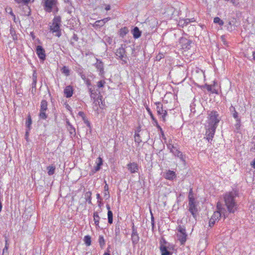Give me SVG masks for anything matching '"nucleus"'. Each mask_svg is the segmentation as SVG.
I'll list each match as a JSON object with an SVG mask.
<instances>
[{
  "mask_svg": "<svg viewBox=\"0 0 255 255\" xmlns=\"http://www.w3.org/2000/svg\"><path fill=\"white\" fill-rule=\"evenodd\" d=\"M104 197L106 198V199H109V198L110 197L109 191H104Z\"/></svg>",
  "mask_w": 255,
  "mask_h": 255,
  "instance_id": "50",
  "label": "nucleus"
},
{
  "mask_svg": "<svg viewBox=\"0 0 255 255\" xmlns=\"http://www.w3.org/2000/svg\"><path fill=\"white\" fill-rule=\"evenodd\" d=\"M93 218L94 221L95 222V224L97 228H99V221L100 219V217L98 215V213L97 212H95L93 214Z\"/></svg>",
  "mask_w": 255,
  "mask_h": 255,
  "instance_id": "24",
  "label": "nucleus"
},
{
  "mask_svg": "<svg viewBox=\"0 0 255 255\" xmlns=\"http://www.w3.org/2000/svg\"><path fill=\"white\" fill-rule=\"evenodd\" d=\"M92 192L91 191L86 192L85 194V199L89 204H92Z\"/></svg>",
  "mask_w": 255,
  "mask_h": 255,
  "instance_id": "27",
  "label": "nucleus"
},
{
  "mask_svg": "<svg viewBox=\"0 0 255 255\" xmlns=\"http://www.w3.org/2000/svg\"><path fill=\"white\" fill-rule=\"evenodd\" d=\"M96 162H97V165H98V166H100L101 167V165L103 164L102 158L101 157H99L97 158V161Z\"/></svg>",
  "mask_w": 255,
  "mask_h": 255,
  "instance_id": "49",
  "label": "nucleus"
},
{
  "mask_svg": "<svg viewBox=\"0 0 255 255\" xmlns=\"http://www.w3.org/2000/svg\"><path fill=\"white\" fill-rule=\"evenodd\" d=\"M83 120L84 121V123L87 125V126L90 127V123L87 120L84 119Z\"/></svg>",
  "mask_w": 255,
  "mask_h": 255,
  "instance_id": "57",
  "label": "nucleus"
},
{
  "mask_svg": "<svg viewBox=\"0 0 255 255\" xmlns=\"http://www.w3.org/2000/svg\"><path fill=\"white\" fill-rule=\"evenodd\" d=\"M48 170V174L49 175H52L54 174L55 167L54 166H49L47 167Z\"/></svg>",
  "mask_w": 255,
  "mask_h": 255,
  "instance_id": "34",
  "label": "nucleus"
},
{
  "mask_svg": "<svg viewBox=\"0 0 255 255\" xmlns=\"http://www.w3.org/2000/svg\"><path fill=\"white\" fill-rule=\"evenodd\" d=\"M29 130H28V129H27V130H26V132H25V138H26V139H27L28 136V135H29Z\"/></svg>",
  "mask_w": 255,
  "mask_h": 255,
  "instance_id": "63",
  "label": "nucleus"
},
{
  "mask_svg": "<svg viewBox=\"0 0 255 255\" xmlns=\"http://www.w3.org/2000/svg\"><path fill=\"white\" fill-rule=\"evenodd\" d=\"M146 109L147 111L148 112L149 115H150L151 119L153 121L154 125L155 126L158 128V129H159V130H160L161 135H162V137L163 139H165V136L164 134V132H163L162 128H161V127L158 125L157 120L154 117L150 109L148 107H147L146 108Z\"/></svg>",
  "mask_w": 255,
  "mask_h": 255,
  "instance_id": "9",
  "label": "nucleus"
},
{
  "mask_svg": "<svg viewBox=\"0 0 255 255\" xmlns=\"http://www.w3.org/2000/svg\"><path fill=\"white\" fill-rule=\"evenodd\" d=\"M95 66L97 70L99 71V74L101 76H103L104 73L103 63L101 61L97 59V63L95 64Z\"/></svg>",
  "mask_w": 255,
  "mask_h": 255,
  "instance_id": "19",
  "label": "nucleus"
},
{
  "mask_svg": "<svg viewBox=\"0 0 255 255\" xmlns=\"http://www.w3.org/2000/svg\"><path fill=\"white\" fill-rule=\"evenodd\" d=\"M78 115L83 118V119H85V114L83 112H80L78 113Z\"/></svg>",
  "mask_w": 255,
  "mask_h": 255,
  "instance_id": "59",
  "label": "nucleus"
},
{
  "mask_svg": "<svg viewBox=\"0 0 255 255\" xmlns=\"http://www.w3.org/2000/svg\"><path fill=\"white\" fill-rule=\"evenodd\" d=\"M96 197H97V199H98V200H102V198H101V196H100V194L97 193V194H96Z\"/></svg>",
  "mask_w": 255,
  "mask_h": 255,
  "instance_id": "61",
  "label": "nucleus"
},
{
  "mask_svg": "<svg viewBox=\"0 0 255 255\" xmlns=\"http://www.w3.org/2000/svg\"><path fill=\"white\" fill-rule=\"evenodd\" d=\"M164 176L166 179L173 180L176 178V174L174 171L169 170L165 173Z\"/></svg>",
  "mask_w": 255,
  "mask_h": 255,
  "instance_id": "17",
  "label": "nucleus"
},
{
  "mask_svg": "<svg viewBox=\"0 0 255 255\" xmlns=\"http://www.w3.org/2000/svg\"><path fill=\"white\" fill-rule=\"evenodd\" d=\"M236 196L234 192L227 193L224 196L225 205L230 213H234L237 209L238 205L235 199Z\"/></svg>",
  "mask_w": 255,
  "mask_h": 255,
  "instance_id": "1",
  "label": "nucleus"
},
{
  "mask_svg": "<svg viewBox=\"0 0 255 255\" xmlns=\"http://www.w3.org/2000/svg\"><path fill=\"white\" fill-rule=\"evenodd\" d=\"M160 250L161 253V255H172V253L169 252L167 247L163 245H161L160 247Z\"/></svg>",
  "mask_w": 255,
  "mask_h": 255,
  "instance_id": "21",
  "label": "nucleus"
},
{
  "mask_svg": "<svg viewBox=\"0 0 255 255\" xmlns=\"http://www.w3.org/2000/svg\"><path fill=\"white\" fill-rule=\"evenodd\" d=\"M10 33L13 40H16L17 39V35L16 33V31L12 26H10Z\"/></svg>",
  "mask_w": 255,
  "mask_h": 255,
  "instance_id": "31",
  "label": "nucleus"
},
{
  "mask_svg": "<svg viewBox=\"0 0 255 255\" xmlns=\"http://www.w3.org/2000/svg\"><path fill=\"white\" fill-rule=\"evenodd\" d=\"M188 199H189V204H196L195 201V199L194 197L192 188L190 189V191L189 192L188 195Z\"/></svg>",
  "mask_w": 255,
  "mask_h": 255,
  "instance_id": "22",
  "label": "nucleus"
},
{
  "mask_svg": "<svg viewBox=\"0 0 255 255\" xmlns=\"http://www.w3.org/2000/svg\"><path fill=\"white\" fill-rule=\"evenodd\" d=\"M106 184L104 186V191H109V186L105 181Z\"/></svg>",
  "mask_w": 255,
  "mask_h": 255,
  "instance_id": "58",
  "label": "nucleus"
},
{
  "mask_svg": "<svg viewBox=\"0 0 255 255\" xmlns=\"http://www.w3.org/2000/svg\"><path fill=\"white\" fill-rule=\"evenodd\" d=\"M98 205L100 207H101V206L103 204V203L102 202V200H98Z\"/></svg>",
  "mask_w": 255,
  "mask_h": 255,
  "instance_id": "64",
  "label": "nucleus"
},
{
  "mask_svg": "<svg viewBox=\"0 0 255 255\" xmlns=\"http://www.w3.org/2000/svg\"><path fill=\"white\" fill-rule=\"evenodd\" d=\"M61 18L60 16H56L53 19L52 25L50 26V31L53 33H55V36L59 37L61 35L60 25Z\"/></svg>",
  "mask_w": 255,
  "mask_h": 255,
  "instance_id": "3",
  "label": "nucleus"
},
{
  "mask_svg": "<svg viewBox=\"0 0 255 255\" xmlns=\"http://www.w3.org/2000/svg\"><path fill=\"white\" fill-rule=\"evenodd\" d=\"M25 124L27 128V129H28V130H30L31 129V125L32 124V120L30 115L28 116V118L26 121Z\"/></svg>",
  "mask_w": 255,
  "mask_h": 255,
  "instance_id": "35",
  "label": "nucleus"
},
{
  "mask_svg": "<svg viewBox=\"0 0 255 255\" xmlns=\"http://www.w3.org/2000/svg\"><path fill=\"white\" fill-rule=\"evenodd\" d=\"M106 82L104 80H101L97 82V86L99 88H102L104 86Z\"/></svg>",
  "mask_w": 255,
  "mask_h": 255,
  "instance_id": "47",
  "label": "nucleus"
},
{
  "mask_svg": "<svg viewBox=\"0 0 255 255\" xmlns=\"http://www.w3.org/2000/svg\"><path fill=\"white\" fill-rule=\"evenodd\" d=\"M208 126L212 127H217L218 123L220 121L219 115L216 111H211L208 114Z\"/></svg>",
  "mask_w": 255,
  "mask_h": 255,
  "instance_id": "4",
  "label": "nucleus"
},
{
  "mask_svg": "<svg viewBox=\"0 0 255 255\" xmlns=\"http://www.w3.org/2000/svg\"><path fill=\"white\" fill-rule=\"evenodd\" d=\"M230 111L232 113V116L234 119H238V118H239L238 113L236 111L235 108L234 106H231L230 108Z\"/></svg>",
  "mask_w": 255,
  "mask_h": 255,
  "instance_id": "29",
  "label": "nucleus"
},
{
  "mask_svg": "<svg viewBox=\"0 0 255 255\" xmlns=\"http://www.w3.org/2000/svg\"><path fill=\"white\" fill-rule=\"evenodd\" d=\"M180 42L182 44V48L187 49H189L191 47L192 41L190 40L187 39L185 38H182L180 39Z\"/></svg>",
  "mask_w": 255,
  "mask_h": 255,
  "instance_id": "16",
  "label": "nucleus"
},
{
  "mask_svg": "<svg viewBox=\"0 0 255 255\" xmlns=\"http://www.w3.org/2000/svg\"><path fill=\"white\" fill-rule=\"evenodd\" d=\"M236 120L237 123L235 125V126L237 128H238L240 127V125H241V119L239 118H238V119H236Z\"/></svg>",
  "mask_w": 255,
  "mask_h": 255,
  "instance_id": "51",
  "label": "nucleus"
},
{
  "mask_svg": "<svg viewBox=\"0 0 255 255\" xmlns=\"http://www.w3.org/2000/svg\"><path fill=\"white\" fill-rule=\"evenodd\" d=\"M216 128H216V127H212L207 126L206 131V138L209 142L210 140H212L214 136Z\"/></svg>",
  "mask_w": 255,
  "mask_h": 255,
  "instance_id": "10",
  "label": "nucleus"
},
{
  "mask_svg": "<svg viewBox=\"0 0 255 255\" xmlns=\"http://www.w3.org/2000/svg\"><path fill=\"white\" fill-rule=\"evenodd\" d=\"M89 91L90 93V97L92 99H95L97 97V94L95 91L91 88H89Z\"/></svg>",
  "mask_w": 255,
  "mask_h": 255,
  "instance_id": "44",
  "label": "nucleus"
},
{
  "mask_svg": "<svg viewBox=\"0 0 255 255\" xmlns=\"http://www.w3.org/2000/svg\"><path fill=\"white\" fill-rule=\"evenodd\" d=\"M126 53V52L125 48L122 47L118 48L116 52V55L117 56V58L122 60V64H127L128 62V57Z\"/></svg>",
  "mask_w": 255,
  "mask_h": 255,
  "instance_id": "6",
  "label": "nucleus"
},
{
  "mask_svg": "<svg viewBox=\"0 0 255 255\" xmlns=\"http://www.w3.org/2000/svg\"><path fill=\"white\" fill-rule=\"evenodd\" d=\"M128 170L131 173H134L137 172L138 166L135 162H130L127 165Z\"/></svg>",
  "mask_w": 255,
  "mask_h": 255,
  "instance_id": "14",
  "label": "nucleus"
},
{
  "mask_svg": "<svg viewBox=\"0 0 255 255\" xmlns=\"http://www.w3.org/2000/svg\"><path fill=\"white\" fill-rule=\"evenodd\" d=\"M62 73L68 76L70 75V70L69 68L66 66H63L61 69Z\"/></svg>",
  "mask_w": 255,
  "mask_h": 255,
  "instance_id": "39",
  "label": "nucleus"
},
{
  "mask_svg": "<svg viewBox=\"0 0 255 255\" xmlns=\"http://www.w3.org/2000/svg\"><path fill=\"white\" fill-rule=\"evenodd\" d=\"M14 1L18 4L22 3L24 4H27L31 2H33L34 0H14Z\"/></svg>",
  "mask_w": 255,
  "mask_h": 255,
  "instance_id": "38",
  "label": "nucleus"
},
{
  "mask_svg": "<svg viewBox=\"0 0 255 255\" xmlns=\"http://www.w3.org/2000/svg\"><path fill=\"white\" fill-rule=\"evenodd\" d=\"M36 52L40 60L43 61L45 59V51L41 46L38 45L36 46Z\"/></svg>",
  "mask_w": 255,
  "mask_h": 255,
  "instance_id": "13",
  "label": "nucleus"
},
{
  "mask_svg": "<svg viewBox=\"0 0 255 255\" xmlns=\"http://www.w3.org/2000/svg\"><path fill=\"white\" fill-rule=\"evenodd\" d=\"M217 210L214 212L209 220V224L211 227L215 225L216 222L218 221L222 216H223L224 218H226V210L222 207V205L219 202L217 204Z\"/></svg>",
  "mask_w": 255,
  "mask_h": 255,
  "instance_id": "2",
  "label": "nucleus"
},
{
  "mask_svg": "<svg viewBox=\"0 0 255 255\" xmlns=\"http://www.w3.org/2000/svg\"><path fill=\"white\" fill-rule=\"evenodd\" d=\"M230 1L235 6L239 4V2L236 0H230Z\"/></svg>",
  "mask_w": 255,
  "mask_h": 255,
  "instance_id": "54",
  "label": "nucleus"
},
{
  "mask_svg": "<svg viewBox=\"0 0 255 255\" xmlns=\"http://www.w3.org/2000/svg\"><path fill=\"white\" fill-rule=\"evenodd\" d=\"M151 214H152V213H151ZM151 225H152V228H153L154 226V217H153L152 214H151Z\"/></svg>",
  "mask_w": 255,
  "mask_h": 255,
  "instance_id": "56",
  "label": "nucleus"
},
{
  "mask_svg": "<svg viewBox=\"0 0 255 255\" xmlns=\"http://www.w3.org/2000/svg\"><path fill=\"white\" fill-rule=\"evenodd\" d=\"M139 240L138 235L137 234L136 228L134 225L132 227L131 241L133 245H136L138 243Z\"/></svg>",
  "mask_w": 255,
  "mask_h": 255,
  "instance_id": "12",
  "label": "nucleus"
},
{
  "mask_svg": "<svg viewBox=\"0 0 255 255\" xmlns=\"http://www.w3.org/2000/svg\"><path fill=\"white\" fill-rule=\"evenodd\" d=\"M189 211L194 218H196L198 211L196 204H189Z\"/></svg>",
  "mask_w": 255,
  "mask_h": 255,
  "instance_id": "18",
  "label": "nucleus"
},
{
  "mask_svg": "<svg viewBox=\"0 0 255 255\" xmlns=\"http://www.w3.org/2000/svg\"><path fill=\"white\" fill-rule=\"evenodd\" d=\"M72 39H73L75 41H77L78 40V37L76 34L74 33L72 36Z\"/></svg>",
  "mask_w": 255,
  "mask_h": 255,
  "instance_id": "52",
  "label": "nucleus"
},
{
  "mask_svg": "<svg viewBox=\"0 0 255 255\" xmlns=\"http://www.w3.org/2000/svg\"><path fill=\"white\" fill-rule=\"evenodd\" d=\"M56 4V0H43V1L44 9L47 12H51Z\"/></svg>",
  "mask_w": 255,
  "mask_h": 255,
  "instance_id": "7",
  "label": "nucleus"
},
{
  "mask_svg": "<svg viewBox=\"0 0 255 255\" xmlns=\"http://www.w3.org/2000/svg\"><path fill=\"white\" fill-rule=\"evenodd\" d=\"M110 19L111 18L108 17L101 20H97L92 24V26L95 29L99 28L104 26Z\"/></svg>",
  "mask_w": 255,
  "mask_h": 255,
  "instance_id": "11",
  "label": "nucleus"
},
{
  "mask_svg": "<svg viewBox=\"0 0 255 255\" xmlns=\"http://www.w3.org/2000/svg\"><path fill=\"white\" fill-rule=\"evenodd\" d=\"M214 22L215 23H218L220 25L222 26L224 24V22L219 17H216L214 19Z\"/></svg>",
  "mask_w": 255,
  "mask_h": 255,
  "instance_id": "42",
  "label": "nucleus"
},
{
  "mask_svg": "<svg viewBox=\"0 0 255 255\" xmlns=\"http://www.w3.org/2000/svg\"><path fill=\"white\" fill-rule=\"evenodd\" d=\"M86 84L87 85V86L89 88V87L91 85V81L88 79L87 80H86L85 81Z\"/></svg>",
  "mask_w": 255,
  "mask_h": 255,
  "instance_id": "53",
  "label": "nucleus"
},
{
  "mask_svg": "<svg viewBox=\"0 0 255 255\" xmlns=\"http://www.w3.org/2000/svg\"><path fill=\"white\" fill-rule=\"evenodd\" d=\"M101 169V167L97 165V166L95 167V171H93V173H95L97 171H98Z\"/></svg>",
  "mask_w": 255,
  "mask_h": 255,
  "instance_id": "55",
  "label": "nucleus"
},
{
  "mask_svg": "<svg viewBox=\"0 0 255 255\" xmlns=\"http://www.w3.org/2000/svg\"><path fill=\"white\" fill-rule=\"evenodd\" d=\"M134 141L136 142H137L138 143H140L142 140L140 139V137L139 135V134L138 133L136 132L134 135Z\"/></svg>",
  "mask_w": 255,
  "mask_h": 255,
  "instance_id": "46",
  "label": "nucleus"
},
{
  "mask_svg": "<svg viewBox=\"0 0 255 255\" xmlns=\"http://www.w3.org/2000/svg\"><path fill=\"white\" fill-rule=\"evenodd\" d=\"M5 247H4V249H3L2 255H3V254L4 253H8V247H9V244L8 243V240L5 239Z\"/></svg>",
  "mask_w": 255,
  "mask_h": 255,
  "instance_id": "41",
  "label": "nucleus"
},
{
  "mask_svg": "<svg viewBox=\"0 0 255 255\" xmlns=\"http://www.w3.org/2000/svg\"><path fill=\"white\" fill-rule=\"evenodd\" d=\"M39 117L41 119L45 120L47 118V115L46 114V111H42L40 110V113L39 114Z\"/></svg>",
  "mask_w": 255,
  "mask_h": 255,
  "instance_id": "40",
  "label": "nucleus"
},
{
  "mask_svg": "<svg viewBox=\"0 0 255 255\" xmlns=\"http://www.w3.org/2000/svg\"><path fill=\"white\" fill-rule=\"evenodd\" d=\"M84 241L87 246H89L91 244V238L89 235L85 236L84 238Z\"/></svg>",
  "mask_w": 255,
  "mask_h": 255,
  "instance_id": "33",
  "label": "nucleus"
},
{
  "mask_svg": "<svg viewBox=\"0 0 255 255\" xmlns=\"http://www.w3.org/2000/svg\"><path fill=\"white\" fill-rule=\"evenodd\" d=\"M193 21L190 19L186 18L185 19H180L179 21L178 25L180 26L183 27L184 26H186L190 22Z\"/></svg>",
  "mask_w": 255,
  "mask_h": 255,
  "instance_id": "26",
  "label": "nucleus"
},
{
  "mask_svg": "<svg viewBox=\"0 0 255 255\" xmlns=\"http://www.w3.org/2000/svg\"><path fill=\"white\" fill-rule=\"evenodd\" d=\"M177 231H178V233L177 234H184V233H186L185 228H184V227H183V226H182L181 225H179L178 227Z\"/></svg>",
  "mask_w": 255,
  "mask_h": 255,
  "instance_id": "45",
  "label": "nucleus"
},
{
  "mask_svg": "<svg viewBox=\"0 0 255 255\" xmlns=\"http://www.w3.org/2000/svg\"><path fill=\"white\" fill-rule=\"evenodd\" d=\"M167 148L170 150V151L172 152L175 156L179 157L181 160H184V156L182 153L180 151L177 147L175 146L172 143V140H169V142L167 144Z\"/></svg>",
  "mask_w": 255,
  "mask_h": 255,
  "instance_id": "5",
  "label": "nucleus"
},
{
  "mask_svg": "<svg viewBox=\"0 0 255 255\" xmlns=\"http://www.w3.org/2000/svg\"><path fill=\"white\" fill-rule=\"evenodd\" d=\"M68 125L67 129L69 131L71 134H75V128L70 124L69 122H67Z\"/></svg>",
  "mask_w": 255,
  "mask_h": 255,
  "instance_id": "32",
  "label": "nucleus"
},
{
  "mask_svg": "<svg viewBox=\"0 0 255 255\" xmlns=\"http://www.w3.org/2000/svg\"><path fill=\"white\" fill-rule=\"evenodd\" d=\"M178 239L181 243V245H184L187 240V234H177V235Z\"/></svg>",
  "mask_w": 255,
  "mask_h": 255,
  "instance_id": "20",
  "label": "nucleus"
},
{
  "mask_svg": "<svg viewBox=\"0 0 255 255\" xmlns=\"http://www.w3.org/2000/svg\"><path fill=\"white\" fill-rule=\"evenodd\" d=\"M113 212H112V211L109 210V211H108V222L110 224L113 223Z\"/></svg>",
  "mask_w": 255,
  "mask_h": 255,
  "instance_id": "37",
  "label": "nucleus"
},
{
  "mask_svg": "<svg viewBox=\"0 0 255 255\" xmlns=\"http://www.w3.org/2000/svg\"><path fill=\"white\" fill-rule=\"evenodd\" d=\"M37 73L36 70H34L32 76V88H36V83H37Z\"/></svg>",
  "mask_w": 255,
  "mask_h": 255,
  "instance_id": "23",
  "label": "nucleus"
},
{
  "mask_svg": "<svg viewBox=\"0 0 255 255\" xmlns=\"http://www.w3.org/2000/svg\"><path fill=\"white\" fill-rule=\"evenodd\" d=\"M99 243L101 248H103L105 245V241L103 236H100L99 238Z\"/></svg>",
  "mask_w": 255,
  "mask_h": 255,
  "instance_id": "43",
  "label": "nucleus"
},
{
  "mask_svg": "<svg viewBox=\"0 0 255 255\" xmlns=\"http://www.w3.org/2000/svg\"><path fill=\"white\" fill-rule=\"evenodd\" d=\"M132 34L134 38H138L141 36V31L137 27H135L132 30Z\"/></svg>",
  "mask_w": 255,
  "mask_h": 255,
  "instance_id": "25",
  "label": "nucleus"
},
{
  "mask_svg": "<svg viewBox=\"0 0 255 255\" xmlns=\"http://www.w3.org/2000/svg\"><path fill=\"white\" fill-rule=\"evenodd\" d=\"M156 111L158 115L161 116L162 121L165 122V118L167 115V111L163 108V105L160 102L155 103Z\"/></svg>",
  "mask_w": 255,
  "mask_h": 255,
  "instance_id": "8",
  "label": "nucleus"
},
{
  "mask_svg": "<svg viewBox=\"0 0 255 255\" xmlns=\"http://www.w3.org/2000/svg\"><path fill=\"white\" fill-rule=\"evenodd\" d=\"M128 32V29L127 27H124L120 29L119 31V34L120 36L124 37Z\"/></svg>",
  "mask_w": 255,
  "mask_h": 255,
  "instance_id": "30",
  "label": "nucleus"
},
{
  "mask_svg": "<svg viewBox=\"0 0 255 255\" xmlns=\"http://www.w3.org/2000/svg\"><path fill=\"white\" fill-rule=\"evenodd\" d=\"M221 38L222 41L224 42V44H226V41H225V36L224 35L221 36Z\"/></svg>",
  "mask_w": 255,
  "mask_h": 255,
  "instance_id": "62",
  "label": "nucleus"
},
{
  "mask_svg": "<svg viewBox=\"0 0 255 255\" xmlns=\"http://www.w3.org/2000/svg\"><path fill=\"white\" fill-rule=\"evenodd\" d=\"M207 90L209 92H210L212 93H215L216 94H218V91L217 90L215 89L214 88H213V86H212V85H207Z\"/></svg>",
  "mask_w": 255,
  "mask_h": 255,
  "instance_id": "36",
  "label": "nucleus"
},
{
  "mask_svg": "<svg viewBox=\"0 0 255 255\" xmlns=\"http://www.w3.org/2000/svg\"><path fill=\"white\" fill-rule=\"evenodd\" d=\"M47 102L45 100L41 101L40 103V110L42 111H46L47 110Z\"/></svg>",
  "mask_w": 255,
  "mask_h": 255,
  "instance_id": "28",
  "label": "nucleus"
},
{
  "mask_svg": "<svg viewBox=\"0 0 255 255\" xmlns=\"http://www.w3.org/2000/svg\"><path fill=\"white\" fill-rule=\"evenodd\" d=\"M251 165L254 168H255V158L254 160L251 163Z\"/></svg>",
  "mask_w": 255,
  "mask_h": 255,
  "instance_id": "60",
  "label": "nucleus"
},
{
  "mask_svg": "<svg viewBox=\"0 0 255 255\" xmlns=\"http://www.w3.org/2000/svg\"><path fill=\"white\" fill-rule=\"evenodd\" d=\"M64 93L66 98H70L72 96L73 94V88L70 86H67L64 90Z\"/></svg>",
  "mask_w": 255,
  "mask_h": 255,
  "instance_id": "15",
  "label": "nucleus"
},
{
  "mask_svg": "<svg viewBox=\"0 0 255 255\" xmlns=\"http://www.w3.org/2000/svg\"><path fill=\"white\" fill-rule=\"evenodd\" d=\"M79 75L80 76L81 78L84 81V82L88 79L86 77V75L83 73V71L79 72Z\"/></svg>",
  "mask_w": 255,
  "mask_h": 255,
  "instance_id": "48",
  "label": "nucleus"
}]
</instances>
